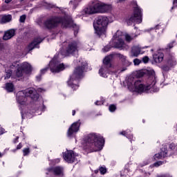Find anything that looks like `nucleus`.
<instances>
[{
	"label": "nucleus",
	"mask_w": 177,
	"mask_h": 177,
	"mask_svg": "<svg viewBox=\"0 0 177 177\" xmlns=\"http://www.w3.org/2000/svg\"><path fill=\"white\" fill-rule=\"evenodd\" d=\"M60 24H62V27L65 28L73 27L75 35L78 34V30H80V28L74 24L71 18H68L67 17L64 18L57 16L50 17L44 21V26L48 30H52L53 28H56V27H57Z\"/></svg>",
	"instance_id": "f257e3e1"
},
{
	"label": "nucleus",
	"mask_w": 177,
	"mask_h": 177,
	"mask_svg": "<svg viewBox=\"0 0 177 177\" xmlns=\"http://www.w3.org/2000/svg\"><path fill=\"white\" fill-rule=\"evenodd\" d=\"M87 149L90 150H102L104 146V138L100 134L91 133L84 139Z\"/></svg>",
	"instance_id": "f03ea898"
},
{
	"label": "nucleus",
	"mask_w": 177,
	"mask_h": 177,
	"mask_svg": "<svg viewBox=\"0 0 177 177\" xmlns=\"http://www.w3.org/2000/svg\"><path fill=\"white\" fill-rule=\"evenodd\" d=\"M26 97H31L32 100H38L39 98V94H38L37 91L32 88L19 91L17 93V103L21 105L25 104L26 102H27V98Z\"/></svg>",
	"instance_id": "7ed1b4c3"
},
{
	"label": "nucleus",
	"mask_w": 177,
	"mask_h": 177,
	"mask_svg": "<svg viewBox=\"0 0 177 177\" xmlns=\"http://www.w3.org/2000/svg\"><path fill=\"white\" fill-rule=\"evenodd\" d=\"M129 88H131L133 92H138V93H142L143 92L147 93L150 89L152 92H158L160 91V88L156 86V78H153L151 84H148L147 86L142 84L140 80H137L134 82L132 87L129 86Z\"/></svg>",
	"instance_id": "20e7f679"
},
{
	"label": "nucleus",
	"mask_w": 177,
	"mask_h": 177,
	"mask_svg": "<svg viewBox=\"0 0 177 177\" xmlns=\"http://www.w3.org/2000/svg\"><path fill=\"white\" fill-rule=\"evenodd\" d=\"M88 68V63L82 62V66L75 68L73 75L71 76L70 80L68 81V85L71 86L73 89H78V85L75 84L74 82L84 77V71Z\"/></svg>",
	"instance_id": "39448f33"
},
{
	"label": "nucleus",
	"mask_w": 177,
	"mask_h": 177,
	"mask_svg": "<svg viewBox=\"0 0 177 177\" xmlns=\"http://www.w3.org/2000/svg\"><path fill=\"white\" fill-rule=\"evenodd\" d=\"M109 24V18L107 17L100 16L93 24L94 30L97 35H104Z\"/></svg>",
	"instance_id": "423d86ee"
},
{
	"label": "nucleus",
	"mask_w": 177,
	"mask_h": 177,
	"mask_svg": "<svg viewBox=\"0 0 177 177\" xmlns=\"http://www.w3.org/2000/svg\"><path fill=\"white\" fill-rule=\"evenodd\" d=\"M111 10V6L102 3H96L93 6L87 7L85 9V13L86 15H93L95 13H107Z\"/></svg>",
	"instance_id": "0eeeda50"
},
{
	"label": "nucleus",
	"mask_w": 177,
	"mask_h": 177,
	"mask_svg": "<svg viewBox=\"0 0 177 177\" xmlns=\"http://www.w3.org/2000/svg\"><path fill=\"white\" fill-rule=\"evenodd\" d=\"M131 6L134 8L133 14L127 20L128 26H131L132 23L140 24L142 21V10L138 6L136 1H133Z\"/></svg>",
	"instance_id": "6e6552de"
},
{
	"label": "nucleus",
	"mask_w": 177,
	"mask_h": 177,
	"mask_svg": "<svg viewBox=\"0 0 177 177\" xmlns=\"http://www.w3.org/2000/svg\"><path fill=\"white\" fill-rule=\"evenodd\" d=\"M111 60H113V55L106 56L103 61V65L99 70V74L104 78H107L110 74V68H111Z\"/></svg>",
	"instance_id": "1a4fd4ad"
},
{
	"label": "nucleus",
	"mask_w": 177,
	"mask_h": 177,
	"mask_svg": "<svg viewBox=\"0 0 177 177\" xmlns=\"http://www.w3.org/2000/svg\"><path fill=\"white\" fill-rule=\"evenodd\" d=\"M121 35H122V32L118 30L115 35L113 36L114 48L120 49V50L129 49V47L125 44V41H124V39H122Z\"/></svg>",
	"instance_id": "9d476101"
},
{
	"label": "nucleus",
	"mask_w": 177,
	"mask_h": 177,
	"mask_svg": "<svg viewBox=\"0 0 177 177\" xmlns=\"http://www.w3.org/2000/svg\"><path fill=\"white\" fill-rule=\"evenodd\" d=\"M49 67L51 73H60L67 68L64 64L59 62L57 61V56H55L53 59L50 62Z\"/></svg>",
	"instance_id": "9b49d317"
},
{
	"label": "nucleus",
	"mask_w": 177,
	"mask_h": 177,
	"mask_svg": "<svg viewBox=\"0 0 177 177\" xmlns=\"http://www.w3.org/2000/svg\"><path fill=\"white\" fill-rule=\"evenodd\" d=\"M75 157H77V155L74 154V151H66L63 153L64 159L69 164L77 162V158Z\"/></svg>",
	"instance_id": "f8f14e48"
},
{
	"label": "nucleus",
	"mask_w": 177,
	"mask_h": 177,
	"mask_svg": "<svg viewBox=\"0 0 177 177\" xmlns=\"http://www.w3.org/2000/svg\"><path fill=\"white\" fill-rule=\"evenodd\" d=\"M78 46H80V42L78 41H73L69 43L66 48L67 55L77 53V52H78Z\"/></svg>",
	"instance_id": "ddd939ff"
},
{
	"label": "nucleus",
	"mask_w": 177,
	"mask_h": 177,
	"mask_svg": "<svg viewBox=\"0 0 177 177\" xmlns=\"http://www.w3.org/2000/svg\"><path fill=\"white\" fill-rule=\"evenodd\" d=\"M9 68H17L15 71V75L18 78L23 77V74H24V71L19 66V62H13L12 64H9Z\"/></svg>",
	"instance_id": "4468645a"
},
{
	"label": "nucleus",
	"mask_w": 177,
	"mask_h": 177,
	"mask_svg": "<svg viewBox=\"0 0 177 177\" xmlns=\"http://www.w3.org/2000/svg\"><path fill=\"white\" fill-rule=\"evenodd\" d=\"M81 125V123L79 122H75L73 124H72L71 127H69L68 130V138H71L74 133H77L78 131H80V126Z\"/></svg>",
	"instance_id": "2eb2a0df"
},
{
	"label": "nucleus",
	"mask_w": 177,
	"mask_h": 177,
	"mask_svg": "<svg viewBox=\"0 0 177 177\" xmlns=\"http://www.w3.org/2000/svg\"><path fill=\"white\" fill-rule=\"evenodd\" d=\"M49 174H54L56 176L62 177L64 176V169L62 167H55L51 169H48Z\"/></svg>",
	"instance_id": "dca6fc26"
},
{
	"label": "nucleus",
	"mask_w": 177,
	"mask_h": 177,
	"mask_svg": "<svg viewBox=\"0 0 177 177\" xmlns=\"http://www.w3.org/2000/svg\"><path fill=\"white\" fill-rule=\"evenodd\" d=\"M166 61L169 67H174V66H176L177 62L174 54H169L167 57Z\"/></svg>",
	"instance_id": "f3484780"
},
{
	"label": "nucleus",
	"mask_w": 177,
	"mask_h": 177,
	"mask_svg": "<svg viewBox=\"0 0 177 177\" xmlns=\"http://www.w3.org/2000/svg\"><path fill=\"white\" fill-rule=\"evenodd\" d=\"M140 54H142V48L139 46H134L131 48V57H138Z\"/></svg>",
	"instance_id": "a211bd4d"
},
{
	"label": "nucleus",
	"mask_w": 177,
	"mask_h": 177,
	"mask_svg": "<svg viewBox=\"0 0 177 177\" xmlns=\"http://www.w3.org/2000/svg\"><path fill=\"white\" fill-rule=\"evenodd\" d=\"M44 41V39H42L40 37H37L35 38L33 41H32L29 46H28V49L29 50H32V49H34V48H38V45H39V44H41V42Z\"/></svg>",
	"instance_id": "6ab92c4d"
},
{
	"label": "nucleus",
	"mask_w": 177,
	"mask_h": 177,
	"mask_svg": "<svg viewBox=\"0 0 177 177\" xmlns=\"http://www.w3.org/2000/svg\"><path fill=\"white\" fill-rule=\"evenodd\" d=\"M153 59L155 63H161L164 60V53L157 51L153 55Z\"/></svg>",
	"instance_id": "aec40b11"
},
{
	"label": "nucleus",
	"mask_w": 177,
	"mask_h": 177,
	"mask_svg": "<svg viewBox=\"0 0 177 177\" xmlns=\"http://www.w3.org/2000/svg\"><path fill=\"white\" fill-rule=\"evenodd\" d=\"M13 37H15V30H8L4 33L3 39H4V41H8V39H10L11 38H13Z\"/></svg>",
	"instance_id": "412c9836"
},
{
	"label": "nucleus",
	"mask_w": 177,
	"mask_h": 177,
	"mask_svg": "<svg viewBox=\"0 0 177 177\" xmlns=\"http://www.w3.org/2000/svg\"><path fill=\"white\" fill-rule=\"evenodd\" d=\"M19 66L24 71H26V73H30L31 70H32V68L31 67V65L28 64V62H24L21 64H19Z\"/></svg>",
	"instance_id": "4be33fe9"
},
{
	"label": "nucleus",
	"mask_w": 177,
	"mask_h": 177,
	"mask_svg": "<svg viewBox=\"0 0 177 177\" xmlns=\"http://www.w3.org/2000/svg\"><path fill=\"white\" fill-rule=\"evenodd\" d=\"M9 64H10V63H9L8 65H5L4 67L6 68L5 71H6V74L4 75V79L5 80H9V78H10L12 77V71L10 69H7L8 68H9Z\"/></svg>",
	"instance_id": "5701e85b"
},
{
	"label": "nucleus",
	"mask_w": 177,
	"mask_h": 177,
	"mask_svg": "<svg viewBox=\"0 0 177 177\" xmlns=\"http://www.w3.org/2000/svg\"><path fill=\"white\" fill-rule=\"evenodd\" d=\"M124 38L127 41V42H131V41H133L136 38H138V35L136 34H126L124 35Z\"/></svg>",
	"instance_id": "b1692460"
},
{
	"label": "nucleus",
	"mask_w": 177,
	"mask_h": 177,
	"mask_svg": "<svg viewBox=\"0 0 177 177\" xmlns=\"http://www.w3.org/2000/svg\"><path fill=\"white\" fill-rule=\"evenodd\" d=\"M9 21H12V15H3L1 18V22L3 24L9 23Z\"/></svg>",
	"instance_id": "393cba45"
},
{
	"label": "nucleus",
	"mask_w": 177,
	"mask_h": 177,
	"mask_svg": "<svg viewBox=\"0 0 177 177\" xmlns=\"http://www.w3.org/2000/svg\"><path fill=\"white\" fill-rule=\"evenodd\" d=\"M6 90L7 92H13V91H15V85H13L12 83H6Z\"/></svg>",
	"instance_id": "a878e982"
},
{
	"label": "nucleus",
	"mask_w": 177,
	"mask_h": 177,
	"mask_svg": "<svg viewBox=\"0 0 177 177\" xmlns=\"http://www.w3.org/2000/svg\"><path fill=\"white\" fill-rule=\"evenodd\" d=\"M154 160H162V158H165V154H161L160 152L156 153L153 156Z\"/></svg>",
	"instance_id": "bb28decb"
},
{
	"label": "nucleus",
	"mask_w": 177,
	"mask_h": 177,
	"mask_svg": "<svg viewBox=\"0 0 177 177\" xmlns=\"http://www.w3.org/2000/svg\"><path fill=\"white\" fill-rule=\"evenodd\" d=\"M169 149H170L171 150H172V151H174V154L177 153V145L171 143L169 145Z\"/></svg>",
	"instance_id": "cd10ccee"
},
{
	"label": "nucleus",
	"mask_w": 177,
	"mask_h": 177,
	"mask_svg": "<svg viewBox=\"0 0 177 177\" xmlns=\"http://www.w3.org/2000/svg\"><path fill=\"white\" fill-rule=\"evenodd\" d=\"M161 154H165V158L168 157V148L167 147H164L160 149Z\"/></svg>",
	"instance_id": "c85d7f7f"
},
{
	"label": "nucleus",
	"mask_w": 177,
	"mask_h": 177,
	"mask_svg": "<svg viewBox=\"0 0 177 177\" xmlns=\"http://www.w3.org/2000/svg\"><path fill=\"white\" fill-rule=\"evenodd\" d=\"M120 135H123L124 136H126L127 139H133V136L132 134H128L127 131L120 132Z\"/></svg>",
	"instance_id": "c756f323"
},
{
	"label": "nucleus",
	"mask_w": 177,
	"mask_h": 177,
	"mask_svg": "<svg viewBox=\"0 0 177 177\" xmlns=\"http://www.w3.org/2000/svg\"><path fill=\"white\" fill-rule=\"evenodd\" d=\"M69 5H71V6H73V9H76L77 6H78L77 0L71 1L69 2Z\"/></svg>",
	"instance_id": "7c9ffc66"
},
{
	"label": "nucleus",
	"mask_w": 177,
	"mask_h": 177,
	"mask_svg": "<svg viewBox=\"0 0 177 177\" xmlns=\"http://www.w3.org/2000/svg\"><path fill=\"white\" fill-rule=\"evenodd\" d=\"M99 170L101 175H104V174L107 172V169H106L104 167H100Z\"/></svg>",
	"instance_id": "2f4dec72"
},
{
	"label": "nucleus",
	"mask_w": 177,
	"mask_h": 177,
	"mask_svg": "<svg viewBox=\"0 0 177 177\" xmlns=\"http://www.w3.org/2000/svg\"><path fill=\"white\" fill-rule=\"evenodd\" d=\"M24 156H28L30 154V148H24L23 149Z\"/></svg>",
	"instance_id": "473e14b6"
},
{
	"label": "nucleus",
	"mask_w": 177,
	"mask_h": 177,
	"mask_svg": "<svg viewBox=\"0 0 177 177\" xmlns=\"http://www.w3.org/2000/svg\"><path fill=\"white\" fill-rule=\"evenodd\" d=\"M109 111H111V113H113V111H115V110L117 109V106H115V105L114 104H111L109 106Z\"/></svg>",
	"instance_id": "72a5a7b5"
},
{
	"label": "nucleus",
	"mask_w": 177,
	"mask_h": 177,
	"mask_svg": "<svg viewBox=\"0 0 177 177\" xmlns=\"http://www.w3.org/2000/svg\"><path fill=\"white\" fill-rule=\"evenodd\" d=\"M142 63V61L138 58L133 59L134 66H139Z\"/></svg>",
	"instance_id": "f704fd0d"
},
{
	"label": "nucleus",
	"mask_w": 177,
	"mask_h": 177,
	"mask_svg": "<svg viewBox=\"0 0 177 177\" xmlns=\"http://www.w3.org/2000/svg\"><path fill=\"white\" fill-rule=\"evenodd\" d=\"M120 59H123V60H124V63H127V66H129L131 64V62L127 61V57H125L122 55H120Z\"/></svg>",
	"instance_id": "c9c22d12"
},
{
	"label": "nucleus",
	"mask_w": 177,
	"mask_h": 177,
	"mask_svg": "<svg viewBox=\"0 0 177 177\" xmlns=\"http://www.w3.org/2000/svg\"><path fill=\"white\" fill-rule=\"evenodd\" d=\"M20 23H24L26 21V15H21L19 18Z\"/></svg>",
	"instance_id": "e433bc0d"
},
{
	"label": "nucleus",
	"mask_w": 177,
	"mask_h": 177,
	"mask_svg": "<svg viewBox=\"0 0 177 177\" xmlns=\"http://www.w3.org/2000/svg\"><path fill=\"white\" fill-rule=\"evenodd\" d=\"M174 44H175L174 41H173L171 43H169V44H167V49H172V48H174Z\"/></svg>",
	"instance_id": "4c0bfd02"
},
{
	"label": "nucleus",
	"mask_w": 177,
	"mask_h": 177,
	"mask_svg": "<svg viewBox=\"0 0 177 177\" xmlns=\"http://www.w3.org/2000/svg\"><path fill=\"white\" fill-rule=\"evenodd\" d=\"M164 162L158 161L153 164L154 167H160V165H162Z\"/></svg>",
	"instance_id": "58836bf2"
},
{
	"label": "nucleus",
	"mask_w": 177,
	"mask_h": 177,
	"mask_svg": "<svg viewBox=\"0 0 177 177\" xmlns=\"http://www.w3.org/2000/svg\"><path fill=\"white\" fill-rule=\"evenodd\" d=\"M149 57H147V56L142 57L143 63H149Z\"/></svg>",
	"instance_id": "ea45409f"
},
{
	"label": "nucleus",
	"mask_w": 177,
	"mask_h": 177,
	"mask_svg": "<svg viewBox=\"0 0 177 177\" xmlns=\"http://www.w3.org/2000/svg\"><path fill=\"white\" fill-rule=\"evenodd\" d=\"M48 70H49L48 67L44 68L43 69L41 70V74H45V73H46L48 71Z\"/></svg>",
	"instance_id": "a19ab883"
},
{
	"label": "nucleus",
	"mask_w": 177,
	"mask_h": 177,
	"mask_svg": "<svg viewBox=\"0 0 177 177\" xmlns=\"http://www.w3.org/2000/svg\"><path fill=\"white\" fill-rule=\"evenodd\" d=\"M21 147H23V145H21V143H19L17 147V149H14L12 150V151H16V150H20V149H21Z\"/></svg>",
	"instance_id": "79ce46f5"
},
{
	"label": "nucleus",
	"mask_w": 177,
	"mask_h": 177,
	"mask_svg": "<svg viewBox=\"0 0 177 177\" xmlns=\"http://www.w3.org/2000/svg\"><path fill=\"white\" fill-rule=\"evenodd\" d=\"M103 103H104L103 101H97L95 102V104H96V106H100V104H103Z\"/></svg>",
	"instance_id": "37998d69"
},
{
	"label": "nucleus",
	"mask_w": 177,
	"mask_h": 177,
	"mask_svg": "<svg viewBox=\"0 0 177 177\" xmlns=\"http://www.w3.org/2000/svg\"><path fill=\"white\" fill-rule=\"evenodd\" d=\"M145 75V73L143 71H140L138 73V77H143Z\"/></svg>",
	"instance_id": "c03bdc74"
},
{
	"label": "nucleus",
	"mask_w": 177,
	"mask_h": 177,
	"mask_svg": "<svg viewBox=\"0 0 177 177\" xmlns=\"http://www.w3.org/2000/svg\"><path fill=\"white\" fill-rule=\"evenodd\" d=\"M158 177H172V176L169 174H162V175L158 176Z\"/></svg>",
	"instance_id": "a18cd8bd"
},
{
	"label": "nucleus",
	"mask_w": 177,
	"mask_h": 177,
	"mask_svg": "<svg viewBox=\"0 0 177 177\" xmlns=\"http://www.w3.org/2000/svg\"><path fill=\"white\" fill-rule=\"evenodd\" d=\"M163 70L165 71H169V66H163Z\"/></svg>",
	"instance_id": "49530a36"
},
{
	"label": "nucleus",
	"mask_w": 177,
	"mask_h": 177,
	"mask_svg": "<svg viewBox=\"0 0 177 177\" xmlns=\"http://www.w3.org/2000/svg\"><path fill=\"white\" fill-rule=\"evenodd\" d=\"M37 92H45V89L39 88H37Z\"/></svg>",
	"instance_id": "de8ad7c7"
},
{
	"label": "nucleus",
	"mask_w": 177,
	"mask_h": 177,
	"mask_svg": "<svg viewBox=\"0 0 177 177\" xmlns=\"http://www.w3.org/2000/svg\"><path fill=\"white\" fill-rule=\"evenodd\" d=\"M37 81H41V75H38L36 77Z\"/></svg>",
	"instance_id": "09e8293b"
},
{
	"label": "nucleus",
	"mask_w": 177,
	"mask_h": 177,
	"mask_svg": "<svg viewBox=\"0 0 177 177\" xmlns=\"http://www.w3.org/2000/svg\"><path fill=\"white\" fill-rule=\"evenodd\" d=\"M19 142V137H17L15 140H14V143H17Z\"/></svg>",
	"instance_id": "8fccbe9b"
},
{
	"label": "nucleus",
	"mask_w": 177,
	"mask_h": 177,
	"mask_svg": "<svg viewBox=\"0 0 177 177\" xmlns=\"http://www.w3.org/2000/svg\"><path fill=\"white\" fill-rule=\"evenodd\" d=\"M49 8H56V6L53 4H48Z\"/></svg>",
	"instance_id": "3c124183"
},
{
	"label": "nucleus",
	"mask_w": 177,
	"mask_h": 177,
	"mask_svg": "<svg viewBox=\"0 0 177 177\" xmlns=\"http://www.w3.org/2000/svg\"><path fill=\"white\" fill-rule=\"evenodd\" d=\"M12 2V0H5L6 3H10Z\"/></svg>",
	"instance_id": "603ef678"
},
{
	"label": "nucleus",
	"mask_w": 177,
	"mask_h": 177,
	"mask_svg": "<svg viewBox=\"0 0 177 177\" xmlns=\"http://www.w3.org/2000/svg\"><path fill=\"white\" fill-rule=\"evenodd\" d=\"M3 133V130L0 128V135H2Z\"/></svg>",
	"instance_id": "864d4df0"
},
{
	"label": "nucleus",
	"mask_w": 177,
	"mask_h": 177,
	"mask_svg": "<svg viewBox=\"0 0 177 177\" xmlns=\"http://www.w3.org/2000/svg\"><path fill=\"white\" fill-rule=\"evenodd\" d=\"M125 70H127V68H123L120 71V73H122V72L125 71Z\"/></svg>",
	"instance_id": "5fc2aeb1"
},
{
	"label": "nucleus",
	"mask_w": 177,
	"mask_h": 177,
	"mask_svg": "<svg viewBox=\"0 0 177 177\" xmlns=\"http://www.w3.org/2000/svg\"><path fill=\"white\" fill-rule=\"evenodd\" d=\"M72 115H75V110H73V111H72Z\"/></svg>",
	"instance_id": "6e6d98bb"
},
{
	"label": "nucleus",
	"mask_w": 177,
	"mask_h": 177,
	"mask_svg": "<svg viewBox=\"0 0 177 177\" xmlns=\"http://www.w3.org/2000/svg\"><path fill=\"white\" fill-rule=\"evenodd\" d=\"M104 50H105V52H109V48H107V47H105Z\"/></svg>",
	"instance_id": "4d7b16f0"
},
{
	"label": "nucleus",
	"mask_w": 177,
	"mask_h": 177,
	"mask_svg": "<svg viewBox=\"0 0 177 177\" xmlns=\"http://www.w3.org/2000/svg\"><path fill=\"white\" fill-rule=\"evenodd\" d=\"M126 0H118V2L120 3H122V2H125Z\"/></svg>",
	"instance_id": "13d9d810"
},
{
	"label": "nucleus",
	"mask_w": 177,
	"mask_h": 177,
	"mask_svg": "<svg viewBox=\"0 0 177 177\" xmlns=\"http://www.w3.org/2000/svg\"><path fill=\"white\" fill-rule=\"evenodd\" d=\"M149 162H150V161H148L145 164H144V165H149Z\"/></svg>",
	"instance_id": "bf43d9fd"
},
{
	"label": "nucleus",
	"mask_w": 177,
	"mask_h": 177,
	"mask_svg": "<svg viewBox=\"0 0 177 177\" xmlns=\"http://www.w3.org/2000/svg\"><path fill=\"white\" fill-rule=\"evenodd\" d=\"M21 113L22 119L24 118V115H23V112H21Z\"/></svg>",
	"instance_id": "052dcab7"
},
{
	"label": "nucleus",
	"mask_w": 177,
	"mask_h": 177,
	"mask_svg": "<svg viewBox=\"0 0 177 177\" xmlns=\"http://www.w3.org/2000/svg\"><path fill=\"white\" fill-rule=\"evenodd\" d=\"M99 172V170H95V174H97Z\"/></svg>",
	"instance_id": "680f3d73"
},
{
	"label": "nucleus",
	"mask_w": 177,
	"mask_h": 177,
	"mask_svg": "<svg viewBox=\"0 0 177 177\" xmlns=\"http://www.w3.org/2000/svg\"><path fill=\"white\" fill-rule=\"evenodd\" d=\"M159 26H160V25H157V26L154 28V29L157 30V27H159Z\"/></svg>",
	"instance_id": "e2e57ef3"
},
{
	"label": "nucleus",
	"mask_w": 177,
	"mask_h": 177,
	"mask_svg": "<svg viewBox=\"0 0 177 177\" xmlns=\"http://www.w3.org/2000/svg\"><path fill=\"white\" fill-rule=\"evenodd\" d=\"M174 3H177V0H174Z\"/></svg>",
	"instance_id": "0e129e2a"
},
{
	"label": "nucleus",
	"mask_w": 177,
	"mask_h": 177,
	"mask_svg": "<svg viewBox=\"0 0 177 177\" xmlns=\"http://www.w3.org/2000/svg\"><path fill=\"white\" fill-rule=\"evenodd\" d=\"M3 154L0 152V157H3Z\"/></svg>",
	"instance_id": "69168bd1"
},
{
	"label": "nucleus",
	"mask_w": 177,
	"mask_h": 177,
	"mask_svg": "<svg viewBox=\"0 0 177 177\" xmlns=\"http://www.w3.org/2000/svg\"><path fill=\"white\" fill-rule=\"evenodd\" d=\"M60 55H64V54H63V53H60Z\"/></svg>",
	"instance_id": "338daca9"
},
{
	"label": "nucleus",
	"mask_w": 177,
	"mask_h": 177,
	"mask_svg": "<svg viewBox=\"0 0 177 177\" xmlns=\"http://www.w3.org/2000/svg\"><path fill=\"white\" fill-rule=\"evenodd\" d=\"M43 109H46L45 106H43Z\"/></svg>",
	"instance_id": "774afa93"
}]
</instances>
